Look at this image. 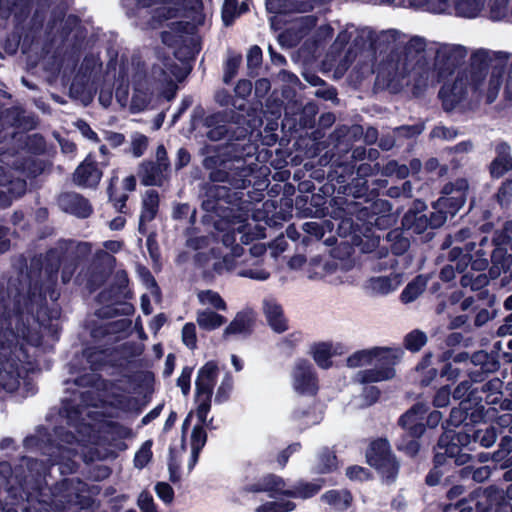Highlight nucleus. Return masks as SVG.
<instances>
[{
    "label": "nucleus",
    "instance_id": "obj_1",
    "mask_svg": "<svg viewBox=\"0 0 512 512\" xmlns=\"http://www.w3.org/2000/svg\"><path fill=\"white\" fill-rule=\"evenodd\" d=\"M59 296L56 281H30L26 294L19 288L14 291L8 288L7 296L1 294L0 347L12 353L18 338L35 346L40 345L42 337L38 333H32V324L49 329L53 334L57 333V327L52 322L59 319L61 308L48 307L47 297L55 302Z\"/></svg>",
    "mask_w": 512,
    "mask_h": 512
},
{
    "label": "nucleus",
    "instance_id": "obj_2",
    "mask_svg": "<svg viewBox=\"0 0 512 512\" xmlns=\"http://www.w3.org/2000/svg\"><path fill=\"white\" fill-rule=\"evenodd\" d=\"M240 199L238 193L227 186L209 185L201 203V208L213 220L214 228L223 233L222 242L226 247L236 243L237 234L245 245L266 237L264 226L256 223L252 227L248 214L233 207Z\"/></svg>",
    "mask_w": 512,
    "mask_h": 512
},
{
    "label": "nucleus",
    "instance_id": "obj_3",
    "mask_svg": "<svg viewBox=\"0 0 512 512\" xmlns=\"http://www.w3.org/2000/svg\"><path fill=\"white\" fill-rule=\"evenodd\" d=\"M466 402H459L457 407L450 411L449 418L442 422L443 414L438 410L429 411V405L422 401L415 402L409 409L402 413L397 419V427L400 429L394 445L397 451L406 457L415 458L421 451L423 438L430 436V432L435 430L440 424L441 428H459L463 430L470 429L467 420V410L469 408Z\"/></svg>",
    "mask_w": 512,
    "mask_h": 512
},
{
    "label": "nucleus",
    "instance_id": "obj_4",
    "mask_svg": "<svg viewBox=\"0 0 512 512\" xmlns=\"http://www.w3.org/2000/svg\"><path fill=\"white\" fill-rule=\"evenodd\" d=\"M253 144L226 142L224 144H204L199 149L202 166L208 173L210 185L228 183L234 189H246L253 183L255 169L247 163L253 155ZM207 184L204 188V193Z\"/></svg>",
    "mask_w": 512,
    "mask_h": 512
},
{
    "label": "nucleus",
    "instance_id": "obj_5",
    "mask_svg": "<svg viewBox=\"0 0 512 512\" xmlns=\"http://www.w3.org/2000/svg\"><path fill=\"white\" fill-rule=\"evenodd\" d=\"M470 446V438L465 430L443 426L436 445L433 447L432 467L425 476V484L434 487L438 484L445 486L455 480V472L460 466L467 464L472 456L462 452Z\"/></svg>",
    "mask_w": 512,
    "mask_h": 512
},
{
    "label": "nucleus",
    "instance_id": "obj_6",
    "mask_svg": "<svg viewBox=\"0 0 512 512\" xmlns=\"http://www.w3.org/2000/svg\"><path fill=\"white\" fill-rule=\"evenodd\" d=\"M264 124L263 116L257 113L218 111L203 118L205 136L213 142L227 139V142L251 143L253 135H261Z\"/></svg>",
    "mask_w": 512,
    "mask_h": 512
},
{
    "label": "nucleus",
    "instance_id": "obj_7",
    "mask_svg": "<svg viewBox=\"0 0 512 512\" xmlns=\"http://www.w3.org/2000/svg\"><path fill=\"white\" fill-rule=\"evenodd\" d=\"M301 186L305 188V193H301L295 198V207L305 217H326L329 216L335 220H341V223H353L350 218L349 206L351 202L347 198L335 195V188L332 184H323L318 192L312 182H302Z\"/></svg>",
    "mask_w": 512,
    "mask_h": 512
},
{
    "label": "nucleus",
    "instance_id": "obj_8",
    "mask_svg": "<svg viewBox=\"0 0 512 512\" xmlns=\"http://www.w3.org/2000/svg\"><path fill=\"white\" fill-rule=\"evenodd\" d=\"M128 283L129 280L125 275L98 294V301L103 304L96 312L99 318L111 319L116 316H129L134 313V306L125 301L132 296Z\"/></svg>",
    "mask_w": 512,
    "mask_h": 512
},
{
    "label": "nucleus",
    "instance_id": "obj_9",
    "mask_svg": "<svg viewBox=\"0 0 512 512\" xmlns=\"http://www.w3.org/2000/svg\"><path fill=\"white\" fill-rule=\"evenodd\" d=\"M444 224L445 218L442 213L434 209L429 210L421 199L414 200L401 219L403 229L417 235L423 234L428 229H438Z\"/></svg>",
    "mask_w": 512,
    "mask_h": 512
},
{
    "label": "nucleus",
    "instance_id": "obj_10",
    "mask_svg": "<svg viewBox=\"0 0 512 512\" xmlns=\"http://www.w3.org/2000/svg\"><path fill=\"white\" fill-rule=\"evenodd\" d=\"M366 463L387 480H394L399 472V463L385 437L373 439L365 452Z\"/></svg>",
    "mask_w": 512,
    "mask_h": 512
},
{
    "label": "nucleus",
    "instance_id": "obj_11",
    "mask_svg": "<svg viewBox=\"0 0 512 512\" xmlns=\"http://www.w3.org/2000/svg\"><path fill=\"white\" fill-rule=\"evenodd\" d=\"M425 5L432 13L454 14L462 18H475L484 6V0H414Z\"/></svg>",
    "mask_w": 512,
    "mask_h": 512
},
{
    "label": "nucleus",
    "instance_id": "obj_12",
    "mask_svg": "<svg viewBox=\"0 0 512 512\" xmlns=\"http://www.w3.org/2000/svg\"><path fill=\"white\" fill-rule=\"evenodd\" d=\"M500 351L501 341H497L493 344L490 352L478 350L471 354L470 363L473 367L470 369L469 375L473 382H482L489 374L500 369Z\"/></svg>",
    "mask_w": 512,
    "mask_h": 512
},
{
    "label": "nucleus",
    "instance_id": "obj_13",
    "mask_svg": "<svg viewBox=\"0 0 512 512\" xmlns=\"http://www.w3.org/2000/svg\"><path fill=\"white\" fill-rule=\"evenodd\" d=\"M467 56V49L462 45H444L437 49L434 66L438 77L445 79L454 74Z\"/></svg>",
    "mask_w": 512,
    "mask_h": 512
},
{
    "label": "nucleus",
    "instance_id": "obj_14",
    "mask_svg": "<svg viewBox=\"0 0 512 512\" xmlns=\"http://www.w3.org/2000/svg\"><path fill=\"white\" fill-rule=\"evenodd\" d=\"M471 87L465 70L459 71L451 85L444 84L439 90V98L445 111H452L468 95V88Z\"/></svg>",
    "mask_w": 512,
    "mask_h": 512
},
{
    "label": "nucleus",
    "instance_id": "obj_15",
    "mask_svg": "<svg viewBox=\"0 0 512 512\" xmlns=\"http://www.w3.org/2000/svg\"><path fill=\"white\" fill-rule=\"evenodd\" d=\"M293 387L302 395H316L319 389L318 377L312 363L304 358L296 361L293 370Z\"/></svg>",
    "mask_w": 512,
    "mask_h": 512
},
{
    "label": "nucleus",
    "instance_id": "obj_16",
    "mask_svg": "<svg viewBox=\"0 0 512 512\" xmlns=\"http://www.w3.org/2000/svg\"><path fill=\"white\" fill-rule=\"evenodd\" d=\"M226 257L222 258L219 248H211L206 252H197L193 256L195 268L202 270L201 276L210 281L225 270Z\"/></svg>",
    "mask_w": 512,
    "mask_h": 512
},
{
    "label": "nucleus",
    "instance_id": "obj_17",
    "mask_svg": "<svg viewBox=\"0 0 512 512\" xmlns=\"http://www.w3.org/2000/svg\"><path fill=\"white\" fill-rule=\"evenodd\" d=\"M57 205L61 211L78 219H87L94 212L89 199L74 191L60 193L57 197Z\"/></svg>",
    "mask_w": 512,
    "mask_h": 512
},
{
    "label": "nucleus",
    "instance_id": "obj_18",
    "mask_svg": "<svg viewBox=\"0 0 512 512\" xmlns=\"http://www.w3.org/2000/svg\"><path fill=\"white\" fill-rule=\"evenodd\" d=\"M451 356V350L443 352L438 360L439 367H430L425 371H422V376L419 380L420 385L422 387H427L431 385L438 377L445 378L448 381L454 382L460 374V369L453 367L452 363L450 362Z\"/></svg>",
    "mask_w": 512,
    "mask_h": 512
},
{
    "label": "nucleus",
    "instance_id": "obj_19",
    "mask_svg": "<svg viewBox=\"0 0 512 512\" xmlns=\"http://www.w3.org/2000/svg\"><path fill=\"white\" fill-rule=\"evenodd\" d=\"M27 190L24 179L14 178L0 166V207H9L12 202L22 197Z\"/></svg>",
    "mask_w": 512,
    "mask_h": 512
},
{
    "label": "nucleus",
    "instance_id": "obj_20",
    "mask_svg": "<svg viewBox=\"0 0 512 512\" xmlns=\"http://www.w3.org/2000/svg\"><path fill=\"white\" fill-rule=\"evenodd\" d=\"M490 61L489 53L485 49H478L471 54L469 69L465 71L474 92L478 91L483 85L488 74Z\"/></svg>",
    "mask_w": 512,
    "mask_h": 512
},
{
    "label": "nucleus",
    "instance_id": "obj_21",
    "mask_svg": "<svg viewBox=\"0 0 512 512\" xmlns=\"http://www.w3.org/2000/svg\"><path fill=\"white\" fill-rule=\"evenodd\" d=\"M465 431L469 435L470 445L478 444L484 448L492 447L499 437L505 436V426L498 422L482 423Z\"/></svg>",
    "mask_w": 512,
    "mask_h": 512
},
{
    "label": "nucleus",
    "instance_id": "obj_22",
    "mask_svg": "<svg viewBox=\"0 0 512 512\" xmlns=\"http://www.w3.org/2000/svg\"><path fill=\"white\" fill-rule=\"evenodd\" d=\"M447 259L451 264L444 265L439 272V279L442 282L450 283L455 280L456 274L461 276L467 271L470 259L464 255V249L458 246L448 251Z\"/></svg>",
    "mask_w": 512,
    "mask_h": 512
},
{
    "label": "nucleus",
    "instance_id": "obj_23",
    "mask_svg": "<svg viewBox=\"0 0 512 512\" xmlns=\"http://www.w3.org/2000/svg\"><path fill=\"white\" fill-rule=\"evenodd\" d=\"M478 459L480 462L491 461L493 468H507L512 465V427L509 429V434L502 436L498 444V449L493 453H479Z\"/></svg>",
    "mask_w": 512,
    "mask_h": 512
},
{
    "label": "nucleus",
    "instance_id": "obj_24",
    "mask_svg": "<svg viewBox=\"0 0 512 512\" xmlns=\"http://www.w3.org/2000/svg\"><path fill=\"white\" fill-rule=\"evenodd\" d=\"M102 177L98 163L88 155L75 169L73 182L79 187H96Z\"/></svg>",
    "mask_w": 512,
    "mask_h": 512
},
{
    "label": "nucleus",
    "instance_id": "obj_25",
    "mask_svg": "<svg viewBox=\"0 0 512 512\" xmlns=\"http://www.w3.org/2000/svg\"><path fill=\"white\" fill-rule=\"evenodd\" d=\"M325 484V478H317L311 482L299 479L290 488L280 489V496L303 500L310 499L319 494Z\"/></svg>",
    "mask_w": 512,
    "mask_h": 512
},
{
    "label": "nucleus",
    "instance_id": "obj_26",
    "mask_svg": "<svg viewBox=\"0 0 512 512\" xmlns=\"http://www.w3.org/2000/svg\"><path fill=\"white\" fill-rule=\"evenodd\" d=\"M216 383L201 378L195 381V401L198 403L196 416L199 422L205 423L208 413L211 410L213 389Z\"/></svg>",
    "mask_w": 512,
    "mask_h": 512
},
{
    "label": "nucleus",
    "instance_id": "obj_27",
    "mask_svg": "<svg viewBox=\"0 0 512 512\" xmlns=\"http://www.w3.org/2000/svg\"><path fill=\"white\" fill-rule=\"evenodd\" d=\"M286 487L285 480L276 474H267L256 483L247 484L243 487V492L260 493L266 492L270 497L280 496V489Z\"/></svg>",
    "mask_w": 512,
    "mask_h": 512
},
{
    "label": "nucleus",
    "instance_id": "obj_28",
    "mask_svg": "<svg viewBox=\"0 0 512 512\" xmlns=\"http://www.w3.org/2000/svg\"><path fill=\"white\" fill-rule=\"evenodd\" d=\"M263 312L268 325L274 332L281 334L288 330V319L285 317L282 306L276 300H265Z\"/></svg>",
    "mask_w": 512,
    "mask_h": 512
},
{
    "label": "nucleus",
    "instance_id": "obj_29",
    "mask_svg": "<svg viewBox=\"0 0 512 512\" xmlns=\"http://www.w3.org/2000/svg\"><path fill=\"white\" fill-rule=\"evenodd\" d=\"M137 175L143 186H162L163 184L162 164L158 161H142L138 166Z\"/></svg>",
    "mask_w": 512,
    "mask_h": 512
},
{
    "label": "nucleus",
    "instance_id": "obj_30",
    "mask_svg": "<svg viewBox=\"0 0 512 512\" xmlns=\"http://www.w3.org/2000/svg\"><path fill=\"white\" fill-rule=\"evenodd\" d=\"M339 469V459L336 452L329 447H323L317 454L316 463L311 468L314 475L332 474Z\"/></svg>",
    "mask_w": 512,
    "mask_h": 512
},
{
    "label": "nucleus",
    "instance_id": "obj_31",
    "mask_svg": "<svg viewBox=\"0 0 512 512\" xmlns=\"http://www.w3.org/2000/svg\"><path fill=\"white\" fill-rule=\"evenodd\" d=\"M405 231L403 227L390 230L384 238L385 246L383 248L390 250L395 256L404 255L411 245L410 237Z\"/></svg>",
    "mask_w": 512,
    "mask_h": 512
},
{
    "label": "nucleus",
    "instance_id": "obj_32",
    "mask_svg": "<svg viewBox=\"0 0 512 512\" xmlns=\"http://www.w3.org/2000/svg\"><path fill=\"white\" fill-rule=\"evenodd\" d=\"M83 355L90 370L93 372H100L106 366L110 365L111 351L109 348H100L97 346L87 347L84 349Z\"/></svg>",
    "mask_w": 512,
    "mask_h": 512
},
{
    "label": "nucleus",
    "instance_id": "obj_33",
    "mask_svg": "<svg viewBox=\"0 0 512 512\" xmlns=\"http://www.w3.org/2000/svg\"><path fill=\"white\" fill-rule=\"evenodd\" d=\"M377 350V355L375 356L377 367L380 369H389L393 379L396 375L395 366L399 363L403 356L402 349L377 347Z\"/></svg>",
    "mask_w": 512,
    "mask_h": 512
},
{
    "label": "nucleus",
    "instance_id": "obj_34",
    "mask_svg": "<svg viewBox=\"0 0 512 512\" xmlns=\"http://www.w3.org/2000/svg\"><path fill=\"white\" fill-rule=\"evenodd\" d=\"M321 501L338 511H346L352 505L353 495L348 489H331L321 495Z\"/></svg>",
    "mask_w": 512,
    "mask_h": 512
},
{
    "label": "nucleus",
    "instance_id": "obj_35",
    "mask_svg": "<svg viewBox=\"0 0 512 512\" xmlns=\"http://www.w3.org/2000/svg\"><path fill=\"white\" fill-rule=\"evenodd\" d=\"M253 89V84L248 79H240L235 88L234 92L237 97H239L242 100V103L237 104L238 100L234 99L231 95H226L225 100H220V103L223 105H229L231 104L233 107L237 108L239 111H245L250 113H256L255 110H246V103L244 102L246 98L251 94Z\"/></svg>",
    "mask_w": 512,
    "mask_h": 512
},
{
    "label": "nucleus",
    "instance_id": "obj_36",
    "mask_svg": "<svg viewBox=\"0 0 512 512\" xmlns=\"http://www.w3.org/2000/svg\"><path fill=\"white\" fill-rule=\"evenodd\" d=\"M465 203L466 201H463V198L460 200L441 194L436 201L432 202V209L440 211L446 222L448 217H454Z\"/></svg>",
    "mask_w": 512,
    "mask_h": 512
},
{
    "label": "nucleus",
    "instance_id": "obj_37",
    "mask_svg": "<svg viewBox=\"0 0 512 512\" xmlns=\"http://www.w3.org/2000/svg\"><path fill=\"white\" fill-rule=\"evenodd\" d=\"M310 353L318 367L329 369L332 367L333 346L329 342H316L311 346Z\"/></svg>",
    "mask_w": 512,
    "mask_h": 512
},
{
    "label": "nucleus",
    "instance_id": "obj_38",
    "mask_svg": "<svg viewBox=\"0 0 512 512\" xmlns=\"http://www.w3.org/2000/svg\"><path fill=\"white\" fill-rule=\"evenodd\" d=\"M370 283L374 291L380 294H388L402 284V274L392 272L387 276L373 277L370 279Z\"/></svg>",
    "mask_w": 512,
    "mask_h": 512
},
{
    "label": "nucleus",
    "instance_id": "obj_39",
    "mask_svg": "<svg viewBox=\"0 0 512 512\" xmlns=\"http://www.w3.org/2000/svg\"><path fill=\"white\" fill-rule=\"evenodd\" d=\"M200 50L199 42L193 38H183L174 50V56L181 62L194 61Z\"/></svg>",
    "mask_w": 512,
    "mask_h": 512
},
{
    "label": "nucleus",
    "instance_id": "obj_40",
    "mask_svg": "<svg viewBox=\"0 0 512 512\" xmlns=\"http://www.w3.org/2000/svg\"><path fill=\"white\" fill-rule=\"evenodd\" d=\"M428 276L419 274L410 281L400 294L403 303H410L416 300L426 289Z\"/></svg>",
    "mask_w": 512,
    "mask_h": 512
},
{
    "label": "nucleus",
    "instance_id": "obj_41",
    "mask_svg": "<svg viewBox=\"0 0 512 512\" xmlns=\"http://www.w3.org/2000/svg\"><path fill=\"white\" fill-rule=\"evenodd\" d=\"M491 476L490 466L474 467L473 465H463L456 469L455 479L461 478L463 480H473L477 483H482Z\"/></svg>",
    "mask_w": 512,
    "mask_h": 512
},
{
    "label": "nucleus",
    "instance_id": "obj_42",
    "mask_svg": "<svg viewBox=\"0 0 512 512\" xmlns=\"http://www.w3.org/2000/svg\"><path fill=\"white\" fill-rule=\"evenodd\" d=\"M159 201V193L156 190L150 189L146 191L142 199L140 214L142 222H150L156 217L159 210Z\"/></svg>",
    "mask_w": 512,
    "mask_h": 512
},
{
    "label": "nucleus",
    "instance_id": "obj_43",
    "mask_svg": "<svg viewBox=\"0 0 512 512\" xmlns=\"http://www.w3.org/2000/svg\"><path fill=\"white\" fill-rule=\"evenodd\" d=\"M110 270L101 264H93L87 273L86 286L90 292L100 289L108 280Z\"/></svg>",
    "mask_w": 512,
    "mask_h": 512
},
{
    "label": "nucleus",
    "instance_id": "obj_44",
    "mask_svg": "<svg viewBox=\"0 0 512 512\" xmlns=\"http://www.w3.org/2000/svg\"><path fill=\"white\" fill-rule=\"evenodd\" d=\"M355 171L353 167L340 166L338 170L333 173H329L328 181L325 184H332L335 188L336 196H342V185H349Z\"/></svg>",
    "mask_w": 512,
    "mask_h": 512
},
{
    "label": "nucleus",
    "instance_id": "obj_45",
    "mask_svg": "<svg viewBox=\"0 0 512 512\" xmlns=\"http://www.w3.org/2000/svg\"><path fill=\"white\" fill-rule=\"evenodd\" d=\"M342 197L352 196L353 198H362L367 196L369 186L367 180L355 172L349 185H342Z\"/></svg>",
    "mask_w": 512,
    "mask_h": 512
},
{
    "label": "nucleus",
    "instance_id": "obj_46",
    "mask_svg": "<svg viewBox=\"0 0 512 512\" xmlns=\"http://www.w3.org/2000/svg\"><path fill=\"white\" fill-rule=\"evenodd\" d=\"M132 324L130 319H120L101 325L92 330V337L104 338L112 334H118L126 331Z\"/></svg>",
    "mask_w": 512,
    "mask_h": 512
},
{
    "label": "nucleus",
    "instance_id": "obj_47",
    "mask_svg": "<svg viewBox=\"0 0 512 512\" xmlns=\"http://www.w3.org/2000/svg\"><path fill=\"white\" fill-rule=\"evenodd\" d=\"M227 322L226 317L212 310L200 311L197 314V323L201 329L212 331Z\"/></svg>",
    "mask_w": 512,
    "mask_h": 512
},
{
    "label": "nucleus",
    "instance_id": "obj_48",
    "mask_svg": "<svg viewBox=\"0 0 512 512\" xmlns=\"http://www.w3.org/2000/svg\"><path fill=\"white\" fill-rule=\"evenodd\" d=\"M458 512H492L493 504L487 497L462 499L457 503Z\"/></svg>",
    "mask_w": 512,
    "mask_h": 512
},
{
    "label": "nucleus",
    "instance_id": "obj_49",
    "mask_svg": "<svg viewBox=\"0 0 512 512\" xmlns=\"http://www.w3.org/2000/svg\"><path fill=\"white\" fill-rule=\"evenodd\" d=\"M468 190V181L465 178H457L454 182L446 183L441 190V194L460 200L463 198V201H466Z\"/></svg>",
    "mask_w": 512,
    "mask_h": 512
},
{
    "label": "nucleus",
    "instance_id": "obj_50",
    "mask_svg": "<svg viewBox=\"0 0 512 512\" xmlns=\"http://www.w3.org/2000/svg\"><path fill=\"white\" fill-rule=\"evenodd\" d=\"M389 369H380L379 367L365 369L358 372L357 377L362 384L387 381L392 379Z\"/></svg>",
    "mask_w": 512,
    "mask_h": 512
},
{
    "label": "nucleus",
    "instance_id": "obj_51",
    "mask_svg": "<svg viewBox=\"0 0 512 512\" xmlns=\"http://www.w3.org/2000/svg\"><path fill=\"white\" fill-rule=\"evenodd\" d=\"M511 169L512 156H510L509 154H501L499 152L489 165L490 175L494 179L502 177L506 172H508Z\"/></svg>",
    "mask_w": 512,
    "mask_h": 512
},
{
    "label": "nucleus",
    "instance_id": "obj_52",
    "mask_svg": "<svg viewBox=\"0 0 512 512\" xmlns=\"http://www.w3.org/2000/svg\"><path fill=\"white\" fill-rule=\"evenodd\" d=\"M377 351V347L358 350L347 358V366L350 368H357L369 365L375 360Z\"/></svg>",
    "mask_w": 512,
    "mask_h": 512
},
{
    "label": "nucleus",
    "instance_id": "obj_53",
    "mask_svg": "<svg viewBox=\"0 0 512 512\" xmlns=\"http://www.w3.org/2000/svg\"><path fill=\"white\" fill-rule=\"evenodd\" d=\"M427 335L425 332L414 329L404 337L403 345L408 351L419 352L427 343Z\"/></svg>",
    "mask_w": 512,
    "mask_h": 512
},
{
    "label": "nucleus",
    "instance_id": "obj_54",
    "mask_svg": "<svg viewBox=\"0 0 512 512\" xmlns=\"http://www.w3.org/2000/svg\"><path fill=\"white\" fill-rule=\"evenodd\" d=\"M488 283V277L483 272H479L475 275L474 272L466 271L460 278V285L463 288L469 287L472 291L481 290Z\"/></svg>",
    "mask_w": 512,
    "mask_h": 512
},
{
    "label": "nucleus",
    "instance_id": "obj_55",
    "mask_svg": "<svg viewBox=\"0 0 512 512\" xmlns=\"http://www.w3.org/2000/svg\"><path fill=\"white\" fill-rule=\"evenodd\" d=\"M250 331V320L245 315L238 313L236 317L224 329L223 337L226 339L230 335L241 334Z\"/></svg>",
    "mask_w": 512,
    "mask_h": 512
},
{
    "label": "nucleus",
    "instance_id": "obj_56",
    "mask_svg": "<svg viewBox=\"0 0 512 512\" xmlns=\"http://www.w3.org/2000/svg\"><path fill=\"white\" fill-rule=\"evenodd\" d=\"M152 445L153 441L151 439L146 440L136 451L133 459L135 468L141 470L150 463L153 458Z\"/></svg>",
    "mask_w": 512,
    "mask_h": 512
},
{
    "label": "nucleus",
    "instance_id": "obj_57",
    "mask_svg": "<svg viewBox=\"0 0 512 512\" xmlns=\"http://www.w3.org/2000/svg\"><path fill=\"white\" fill-rule=\"evenodd\" d=\"M376 42H377V37L373 31L362 30V31L358 32V34L352 40V47L355 48L356 51L362 52V51L366 50L367 47H370L371 49H375Z\"/></svg>",
    "mask_w": 512,
    "mask_h": 512
},
{
    "label": "nucleus",
    "instance_id": "obj_58",
    "mask_svg": "<svg viewBox=\"0 0 512 512\" xmlns=\"http://www.w3.org/2000/svg\"><path fill=\"white\" fill-rule=\"evenodd\" d=\"M296 509V504L290 500L267 501L258 507L255 512H291Z\"/></svg>",
    "mask_w": 512,
    "mask_h": 512
},
{
    "label": "nucleus",
    "instance_id": "obj_59",
    "mask_svg": "<svg viewBox=\"0 0 512 512\" xmlns=\"http://www.w3.org/2000/svg\"><path fill=\"white\" fill-rule=\"evenodd\" d=\"M242 62V55L238 53H230L224 64L223 81L229 84L237 75Z\"/></svg>",
    "mask_w": 512,
    "mask_h": 512
},
{
    "label": "nucleus",
    "instance_id": "obj_60",
    "mask_svg": "<svg viewBox=\"0 0 512 512\" xmlns=\"http://www.w3.org/2000/svg\"><path fill=\"white\" fill-rule=\"evenodd\" d=\"M211 422L212 420H210L209 423H207V420L205 423L198 421V423L193 427L191 433V449L202 451L207 442V432L205 430V426L209 427Z\"/></svg>",
    "mask_w": 512,
    "mask_h": 512
},
{
    "label": "nucleus",
    "instance_id": "obj_61",
    "mask_svg": "<svg viewBox=\"0 0 512 512\" xmlns=\"http://www.w3.org/2000/svg\"><path fill=\"white\" fill-rule=\"evenodd\" d=\"M108 199L113 203L114 208L120 213H126V202L128 200V195L122 193L120 196H117V187L114 182V178L110 179V182L107 187Z\"/></svg>",
    "mask_w": 512,
    "mask_h": 512
},
{
    "label": "nucleus",
    "instance_id": "obj_62",
    "mask_svg": "<svg viewBox=\"0 0 512 512\" xmlns=\"http://www.w3.org/2000/svg\"><path fill=\"white\" fill-rule=\"evenodd\" d=\"M424 123L418 122L413 125H401L395 127L392 131L398 139H413L418 137L424 131Z\"/></svg>",
    "mask_w": 512,
    "mask_h": 512
},
{
    "label": "nucleus",
    "instance_id": "obj_63",
    "mask_svg": "<svg viewBox=\"0 0 512 512\" xmlns=\"http://www.w3.org/2000/svg\"><path fill=\"white\" fill-rule=\"evenodd\" d=\"M238 6V0H224L221 17L226 27L231 26L235 19L239 17Z\"/></svg>",
    "mask_w": 512,
    "mask_h": 512
},
{
    "label": "nucleus",
    "instance_id": "obj_64",
    "mask_svg": "<svg viewBox=\"0 0 512 512\" xmlns=\"http://www.w3.org/2000/svg\"><path fill=\"white\" fill-rule=\"evenodd\" d=\"M181 461L177 455V451L174 447H169V457H168V470H169V480L172 483H178L181 480L180 474Z\"/></svg>",
    "mask_w": 512,
    "mask_h": 512
}]
</instances>
